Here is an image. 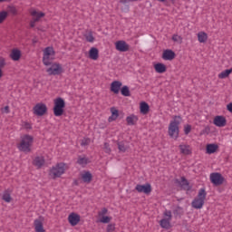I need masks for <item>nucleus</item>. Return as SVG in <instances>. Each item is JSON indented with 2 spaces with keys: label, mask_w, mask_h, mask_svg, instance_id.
<instances>
[{
  "label": "nucleus",
  "mask_w": 232,
  "mask_h": 232,
  "mask_svg": "<svg viewBox=\"0 0 232 232\" xmlns=\"http://www.w3.org/2000/svg\"><path fill=\"white\" fill-rule=\"evenodd\" d=\"M180 122H182V117L180 116H173V121H170L169 125V130L168 133L171 139H179V126H180Z\"/></svg>",
  "instance_id": "f257e3e1"
},
{
  "label": "nucleus",
  "mask_w": 232,
  "mask_h": 232,
  "mask_svg": "<svg viewBox=\"0 0 232 232\" xmlns=\"http://www.w3.org/2000/svg\"><path fill=\"white\" fill-rule=\"evenodd\" d=\"M32 144H34V137L25 134L22 137L21 142L18 145V150L24 153H30L32 151Z\"/></svg>",
  "instance_id": "f03ea898"
},
{
  "label": "nucleus",
  "mask_w": 232,
  "mask_h": 232,
  "mask_svg": "<svg viewBox=\"0 0 232 232\" xmlns=\"http://www.w3.org/2000/svg\"><path fill=\"white\" fill-rule=\"evenodd\" d=\"M207 195L206 188H200L198 197L195 198L191 203L192 208H194V209H202Z\"/></svg>",
  "instance_id": "7ed1b4c3"
},
{
  "label": "nucleus",
  "mask_w": 232,
  "mask_h": 232,
  "mask_svg": "<svg viewBox=\"0 0 232 232\" xmlns=\"http://www.w3.org/2000/svg\"><path fill=\"white\" fill-rule=\"evenodd\" d=\"M66 107V102L64 99L59 97L54 100L53 113L55 117H61L64 113V108Z\"/></svg>",
  "instance_id": "20e7f679"
},
{
  "label": "nucleus",
  "mask_w": 232,
  "mask_h": 232,
  "mask_svg": "<svg viewBox=\"0 0 232 232\" xmlns=\"http://www.w3.org/2000/svg\"><path fill=\"white\" fill-rule=\"evenodd\" d=\"M64 173V163H58L55 167H53L50 170V176L53 179H57Z\"/></svg>",
  "instance_id": "39448f33"
},
{
  "label": "nucleus",
  "mask_w": 232,
  "mask_h": 232,
  "mask_svg": "<svg viewBox=\"0 0 232 232\" xmlns=\"http://www.w3.org/2000/svg\"><path fill=\"white\" fill-rule=\"evenodd\" d=\"M164 216L168 217V218H163L160 221V226L163 228V229H169V227H171V211H165L164 212Z\"/></svg>",
  "instance_id": "423d86ee"
},
{
  "label": "nucleus",
  "mask_w": 232,
  "mask_h": 232,
  "mask_svg": "<svg viewBox=\"0 0 232 232\" xmlns=\"http://www.w3.org/2000/svg\"><path fill=\"white\" fill-rule=\"evenodd\" d=\"M46 72L49 75H61L63 73V66L59 63H52Z\"/></svg>",
  "instance_id": "0eeeda50"
},
{
  "label": "nucleus",
  "mask_w": 232,
  "mask_h": 232,
  "mask_svg": "<svg viewBox=\"0 0 232 232\" xmlns=\"http://www.w3.org/2000/svg\"><path fill=\"white\" fill-rule=\"evenodd\" d=\"M210 182H212L214 186H222V184H224V178L222 174L214 172L210 174Z\"/></svg>",
  "instance_id": "6e6552de"
},
{
  "label": "nucleus",
  "mask_w": 232,
  "mask_h": 232,
  "mask_svg": "<svg viewBox=\"0 0 232 232\" xmlns=\"http://www.w3.org/2000/svg\"><path fill=\"white\" fill-rule=\"evenodd\" d=\"M33 110H34V114L37 115L38 117H43V115H44V113L48 111V108L44 103H37Z\"/></svg>",
  "instance_id": "1a4fd4ad"
},
{
  "label": "nucleus",
  "mask_w": 232,
  "mask_h": 232,
  "mask_svg": "<svg viewBox=\"0 0 232 232\" xmlns=\"http://www.w3.org/2000/svg\"><path fill=\"white\" fill-rule=\"evenodd\" d=\"M136 191L138 193H144L145 195H150L151 193V184L146 183L145 185L138 184L135 187Z\"/></svg>",
  "instance_id": "9d476101"
},
{
  "label": "nucleus",
  "mask_w": 232,
  "mask_h": 232,
  "mask_svg": "<svg viewBox=\"0 0 232 232\" xmlns=\"http://www.w3.org/2000/svg\"><path fill=\"white\" fill-rule=\"evenodd\" d=\"M115 48L118 52H129L130 44H128L124 40H120L115 43Z\"/></svg>",
  "instance_id": "9b49d317"
},
{
  "label": "nucleus",
  "mask_w": 232,
  "mask_h": 232,
  "mask_svg": "<svg viewBox=\"0 0 232 232\" xmlns=\"http://www.w3.org/2000/svg\"><path fill=\"white\" fill-rule=\"evenodd\" d=\"M176 183L180 186L181 189H184L185 191H191V186H189V181H188L185 177H181V181L176 179Z\"/></svg>",
  "instance_id": "f8f14e48"
},
{
  "label": "nucleus",
  "mask_w": 232,
  "mask_h": 232,
  "mask_svg": "<svg viewBox=\"0 0 232 232\" xmlns=\"http://www.w3.org/2000/svg\"><path fill=\"white\" fill-rule=\"evenodd\" d=\"M214 124L215 126H218V128H224V126L227 124V121L224 116H216L214 118Z\"/></svg>",
  "instance_id": "ddd939ff"
},
{
  "label": "nucleus",
  "mask_w": 232,
  "mask_h": 232,
  "mask_svg": "<svg viewBox=\"0 0 232 232\" xmlns=\"http://www.w3.org/2000/svg\"><path fill=\"white\" fill-rule=\"evenodd\" d=\"M69 223L71 226H77L81 222V216L76 213H71L68 217Z\"/></svg>",
  "instance_id": "4468645a"
},
{
  "label": "nucleus",
  "mask_w": 232,
  "mask_h": 232,
  "mask_svg": "<svg viewBox=\"0 0 232 232\" xmlns=\"http://www.w3.org/2000/svg\"><path fill=\"white\" fill-rule=\"evenodd\" d=\"M175 57H176V54H175V52H173V50L167 49L163 52L162 59H164V61H173Z\"/></svg>",
  "instance_id": "2eb2a0df"
},
{
  "label": "nucleus",
  "mask_w": 232,
  "mask_h": 232,
  "mask_svg": "<svg viewBox=\"0 0 232 232\" xmlns=\"http://www.w3.org/2000/svg\"><path fill=\"white\" fill-rule=\"evenodd\" d=\"M121 88H122V82L119 81H114L111 84V92H114L116 95L121 92Z\"/></svg>",
  "instance_id": "dca6fc26"
},
{
  "label": "nucleus",
  "mask_w": 232,
  "mask_h": 232,
  "mask_svg": "<svg viewBox=\"0 0 232 232\" xmlns=\"http://www.w3.org/2000/svg\"><path fill=\"white\" fill-rule=\"evenodd\" d=\"M44 162H45L44 157H43V156H37L33 160L34 166L38 168V169H41V168H43L44 166Z\"/></svg>",
  "instance_id": "f3484780"
},
{
  "label": "nucleus",
  "mask_w": 232,
  "mask_h": 232,
  "mask_svg": "<svg viewBox=\"0 0 232 232\" xmlns=\"http://www.w3.org/2000/svg\"><path fill=\"white\" fill-rule=\"evenodd\" d=\"M35 232H44V227H43V217L34 220Z\"/></svg>",
  "instance_id": "a211bd4d"
},
{
  "label": "nucleus",
  "mask_w": 232,
  "mask_h": 232,
  "mask_svg": "<svg viewBox=\"0 0 232 232\" xmlns=\"http://www.w3.org/2000/svg\"><path fill=\"white\" fill-rule=\"evenodd\" d=\"M179 148L182 155H191V147L189 145L180 144Z\"/></svg>",
  "instance_id": "6ab92c4d"
},
{
  "label": "nucleus",
  "mask_w": 232,
  "mask_h": 232,
  "mask_svg": "<svg viewBox=\"0 0 232 232\" xmlns=\"http://www.w3.org/2000/svg\"><path fill=\"white\" fill-rule=\"evenodd\" d=\"M92 179H93V176L91 174L90 171H85L82 174V179L83 182H85V184H90Z\"/></svg>",
  "instance_id": "aec40b11"
},
{
  "label": "nucleus",
  "mask_w": 232,
  "mask_h": 232,
  "mask_svg": "<svg viewBox=\"0 0 232 232\" xmlns=\"http://www.w3.org/2000/svg\"><path fill=\"white\" fill-rule=\"evenodd\" d=\"M89 57L93 61H97V59H99V50L95 47L91 48L89 51Z\"/></svg>",
  "instance_id": "412c9836"
},
{
  "label": "nucleus",
  "mask_w": 232,
  "mask_h": 232,
  "mask_svg": "<svg viewBox=\"0 0 232 232\" xmlns=\"http://www.w3.org/2000/svg\"><path fill=\"white\" fill-rule=\"evenodd\" d=\"M111 116L109 117V122H113L119 118V110H116L115 107L111 108Z\"/></svg>",
  "instance_id": "4be33fe9"
},
{
  "label": "nucleus",
  "mask_w": 232,
  "mask_h": 232,
  "mask_svg": "<svg viewBox=\"0 0 232 232\" xmlns=\"http://www.w3.org/2000/svg\"><path fill=\"white\" fill-rule=\"evenodd\" d=\"M117 146L120 153H126L128 151L126 141H117Z\"/></svg>",
  "instance_id": "5701e85b"
},
{
  "label": "nucleus",
  "mask_w": 232,
  "mask_h": 232,
  "mask_svg": "<svg viewBox=\"0 0 232 232\" xmlns=\"http://www.w3.org/2000/svg\"><path fill=\"white\" fill-rule=\"evenodd\" d=\"M207 153L208 155H211L213 153H215L217 151V150H218V145L215 144V143H210L207 145Z\"/></svg>",
  "instance_id": "b1692460"
},
{
  "label": "nucleus",
  "mask_w": 232,
  "mask_h": 232,
  "mask_svg": "<svg viewBox=\"0 0 232 232\" xmlns=\"http://www.w3.org/2000/svg\"><path fill=\"white\" fill-rule=\"evenodd\" d=\"M10 57L13 61H19V59H21V51L18 49H13Z\"/></svg>",
  "instance_id": "393cba45"
},
{
  "label": "nucleus",
  "mask_w": 232,
  "mask_h": 232,
  "mask_svg": "<svg viewBox=\"0 0 232 232\" xmlns=\"http://www.w3.org/2000/svg\"><path fill=\"white\" fill-rule=\"evenodd\" d=\"M126 121L129 126H135V124H137V121H139V118H137V116L132 114L130 116H128L126 118Z\"/></svg>",
  "instance_id": "a878e982"
},
{
  "label": "nucleus",
  "mask_w": 232,
  "mask_h": 232,
  "mask_svg": "<svg viewBox=\"0 0 232 232\" xmlns=\"http://www.w3.org/2000/svg\"><path fill=\"white\" fill-rule=\"evenodd\" d=\"M31 15L34 17L33 19L34 21H36V23H38V21L41 19V17H44V13L41 12H37L36 10H33L31 12Z\"/></svg>",
  "instance_id": "bb28decb"
},
{
  "label": "nucleus",
  "mask_w": 232,
  "mask_h": 232,
  "mask_svg": "<svg viewBox=\"0 0 232 232\" xmlns=\"http://www.w3.org/2000/svg\"><path fill=\"white\" fill-rule=\"evenodd\" d=\"M140 113L143 115H147V113L150 111V105L146 103V102H142L140 106Z\"/></svg>",
  "instance_id": "cd10ccee"
},
{
  "label": "nucleus",
  "mask_w": 232,
  "mask_h": 232,
  "mask_svg": "<svg viewBox=\"0 0 232 232\" xmlns=\"http://www.w3.org/2000/svg\"><path fill=\"white\" fill-rule=\"evenodd\" d=\"M154 69L157 73H164L166 72V65L164 63H156Z\"/></svg>",
  "instance_id": "c85d7f7f"
},
{
  "label": "nucleus",
  "mask_w": 232,
  "mask_h": 232,
  "mask_svg": "<svg viewBox=\"0 0 232 232\" xmlns=\"http://www.w3.org/2000/svg\"><path fill=\"white\" fill-rule=\"evenodd\" d=\"M198 40L199 43H206L208 41V34L206 32L198 33Z\"/></svg>",
  "instance_id": "c756f323"
},
{
  "label": "nucleus",
  "mask_w": 232,
  "mask_h": 232,
  "mask_svg": "<svg viewBox=\"0 0 232 232\" xmlns=\"http://www.w3.org/2000/svg\"><path fill=\"white\" fill-rule=\"evenodd\" d=\"M55 55V52H53V47H46L44 51V59L46 60V57Z\"/></svg>",
  "instance_id": "7c9ffc66"
},
{
  "label": "nucleus",
  "mask_w": 232,
  "mask_h": 232,
  "mask_svg": "<svg viewBox=\"0 0 232 232\" xmlns=\"http://www.w3.org/2000/svg\"><path fill=\"white\" fill-rule=\"evenodd\" d=\"M232 73V70L231 69H227L223 72H221L219 74H218V78L219 79H227V77H229V74Z\"/></svg>",
  "instance_id": "2f4dec72"
},
{
  "label": "nucleus",
  "mask_w": 232,
  "mask_h": 232,
  "mask_svg": "<svg viewBox=\"0 0 232 232\" xmlns=\"http://www.w3.org/2000/svg\"><path fill=\"white\" fill-rule=\"evenodd\" d=\"M121 95H123V97H130L131 94L130 93V87H128L127 85H124L121 89Z\"/></svg>",
  "instance_id": "473e14b6"
},
{
  "label": "nucleus",
  "mask_w": 232,
  "mask_h": 232,
  "mask_svg": "<svg viewBox=\"0 0 232 232\" xmlns=\"http://www.w3.org/2000/svg\"><path fill=\"white\" fill-rule=\"evenodd\" d=\"M53 61V58H51V56L47 55L46 59H44V56L43 57V63L44 66H52Z\"/></svg>",
  "instance_id": "72a5a7b5"
},
{
  "label": "nucleus",
  "mask_w": 232,
  "mask_h": 232,
  "mask_svg": "<svg viewBox=\"0 0 232 232\" xmlns=\"http://www.w3.org/2000/svg\"><path fill=\"white\" fill-rule=\"evenodd\" d=\"M77 163L80 165V166H86V164H88V158H85V157H79L78 158V160H77Z\"/></svg>",
  "instance_id": "f704fd0d"
},
{
  "label": "nucleus",
  "mask_w": 232,
  "mask_h": 232,
  "mask_svg": "<svg viewBox=\"0 0 232 232\" xmlns=\"http://www.w3.org/2000/svg\"><path fill=\"white\" fill-rule=\"evenodd\" d=\"M87 43H93L95 41V37H93V34L89 32V34L84 35Z\"/></svg>",
  "instance_id": "c9c22d12"
},
{
  "label": "nucleus",
  "mask_w": 232,
  "mask_h": 232,
  "mask_svg": "<svg viewBox=\"0 0 232 232\" xmlns=\"http://www.w3.org/2000/svg\"><path fill=\"white\" fill-rule=\"evenodd\" d=\"M111 221V218L108 216H102V218L100 219V222H102V224H110Z\"/></svg>",
  "instance_id": "e433bc0d"
},
{
  "label": "nucleus",
  "mask_w": 232,
  "mask_h": 232,
  "mask_svg": "<svg viewBox=\"0 0 232 232\" xmlns=\"http://www.w3.org/2000/svg\"><path fill=\"white\" fill-rule=\"evenodd\" d=\"M8 17V13L6 11L0 12V24Z\"/></svg>",
  "instance_id": "4c0bfd02"
},
{
  "label": "nucleus",
  "mask_w": 232,
  "mask_h": 232,
  "mask_svg": "<svg viewBox=\"0 0 232 232\" xmlns=\"http://www.w3.org/2000/svg\"><path fill=\"white\" fill-rule=\"evenodd\" d=\"M3 200H5V202H12V197L10 196V193L8 192H5L4 195H3Z\"/></svg>",
  "instance_id": "58836bf2"
},
{
  "label": "nucleus",
  "mask_w": 232,
  "mask_h": 232,
  "mask_svg": "<svg viewBox=\"0 0 232 232\" xmlns=\"http://www.w3.org/2000/svg\"><path fill=\"white\" fill-rule=\"evenodd\" d=\"M103 150H104L105 153L111 154V149L110 148V143L105 142L103 145Z\"/></svg>",
  "instance_id": "ea45409f"
},
{
  "label": "nucleus",
  "mask_w": 232,
  "mask_h": 232,
  "mask_svg": "<svg viewBox=\"0 0 232 232\" xmlns=\"http://www.w3.org/2000/svg\"><path fill=\"white\" fill-rule=\"evenodd\" d=\"M90 142H92L90 138H84L82 140L81 146H89Z\"/></svg>",
  "instance_id": "a19ab883"
},
{
  "label": "nucleus",
  "mask_w": 232,
  "mask_h": 232,
  "mask_svg": "<svg viewBox=\"0 0 232 232\" xmlns=\"http://www.w3.org/2000/svg\"><path fill=\"white\" fill-rule=\"evenodd\" d=\"M8 12H9L10 14H13V15H15V14H17V9H15L14 6H9V7H8Z\"/></svg>",
  "instance_id": "79ce46f5"
},
{
  "label": "nucleus",
  "mask_w": 232,
  "mask_h": 232,
  "mask_svg": "<svg viewBox=\"0 0 232 232\" xmlns=\"http://www.w3.org/2000/svg\"><path fill=\"white\" fill-rule=\"evenodd\" d=\"M190 132H191V125H187L184 128V133H185V135H189Z\"/></svg>",
  "instance_id": "37998d69"
},
{
  "label": "nucleus",
  "mask_w": 232,
  "mask_h": 232,
  "mask_svg": "<svg viewBox=\"0 0 232 232\" xmlns=\"http://www.w3.org/2000/svg\"><path fill=\"white\" fill-rule=\"evenodd\" d=\"M108 213V208H103L102 211L98 212L99 217H104Z\"/></svg>",
  "instance_id": "c03bdc74"
},
{
  "label": "nucleus",
  "mask_w": 232,
  "mask_h": 232,
  "mask_svg": "<svg viewBox=\"0 0 232 232\" xmlns=\"http://www.w3.org/2000/svg\"><path fill=\"white\" fill-rule=\"evenodd\" d=\"M113 231H115V225H113V224H109V225L107 226V232H113Z\"/></svg>",
  "instance_id": "a18cd8bd"
},
{
  "label": "nucleus",
  "mask_w": 232,
  "mask_h": 232,
  "mask_svg": "<svg viewBox=\"0 0 232 232\" xmlns=\"http://www.w3.org/2000/svg\"><path fill=\"white\" fill-rule=\"evenodd\" d=\"M6 66V62H5V58L0 57V69L3 70Z\"/></svg>",
  "instance_id": "49530a36"
},
{
  "label": "nucleus",
  "mask_w": 232,
  "mask_h": 232,
  "mask_svg": "<svg viewBox=\"0 0 232 232\" xmlns=\"http://www.w3.org/2000/svg\"><path fill=\"white\" fill-rule=\"evenodd\" d=\"M24 128H25V130H32V124L25 122L24 124Z\"/></svg>",
  "instance_id": "de8ad7c7"
},
{
  "label": "nucleus",
  "mask_w": 232,
  "mask_h": 232,
  "mask_svg": "<svg viewBox=\"0 0 232 232\" xmlns=\"http://www.w3.org/2000/svg\"><path fill=\"white\" fill-rule=\"evenodd\" d=\"M227 110L232 113V102L227 105Z\"/></svg>",
  "instance_id": "09e8293b"
},
{
  "label": "nucleus",
  "mask_w": 232,
  "mask_h": 232,
  "mask_svg": "<svg viewBox=\"0 0 232 232\" xmlns=\"http://www.w3.org/2000/svg\"><path fill=\"white\" fill-rule=\"evenodd\" d=\"M35 23H37V21H35L34 19L31 21V23H30L31 28H34L35 27Z\"/></svg>",
  "instance_id": "8fccbe9b"
},
{
  "label": "nucleus",
  "mask_w": 232,
  "mask_h": 232,
  "mask_svg": "<svg viewBox=\"0 0 232 232\" xmlns=\"http://www.w3.org/2000/svg\"><path fill=\"white\" fill-rule=\"evenodd\" d=\"M179 39H180V36H179V35H177V34H174V35L172 36V41L177 42V41H179Z\"/></svg>",
  "instance_id": "3c124183"
},
{
  "label": "nucleus",
  "mask_w": 232,
  "mask_h": 232,
  "mask_svg": "<svg viewBox=\"0 0 232 232\" xmlns=\"http://www.w3.org/2000/svg\"><path fill=\"white\" fill-rule=\"evenodd\" d=\"M4 110H5V113H10V107L5 106V107L4 108Z\"/></svg>",
  "instance_id": "603ef678"
},
{
  "label": "nucleus",
  "mask_w": 232,
  "mask_h": 232,
  "mask_svg": "<svg viewBox=\"0 0 232 232\" xmlns=\"http://www.w3.org/2000/svg\"><path fill=\"white\" fill-rule=\"evenodd\" d=\"M129 0H120V3H122V5H126V3H128Z\"/></svg>",
  "instance_id": "864d4df0"
},
{
  "label": "nucleus",
  "mask_w": 232,
  "mask_h": 232,
  "mask_svg": "<svg viewBox=\"0 0 232 232\" xmlns=\"http://www.w3.org/2000/svg\"><path fill=\"white\" fill-rule=\"evenodd\" d=\"M1 77H3V70L2 69H0V79H1Z\"/></svg>",
  "instance_id": "5fc2aeb1"
},
{
  "label": "nucleus",
  "mask_w": 232,
  "mask_h": 232,
  "mask_svg": "<svg viewBox=\"0 0 232 232\" xmlns=\"http://www.w3.org/2000/svg\"><path fill=\"white\" fill-rule=\"evenodd\" d=\"M35 43H37L36 39H33V44H35Z\"/></svg>",
  "instance_id": "6e6d98bb"
},
{
  "label": "nucleus",
  "mask_w": 232,
  "mask_h": 232,
  "mask_svg": "<svg viewBox=\"0 0 232 232\" xmlns=\"http://www.w3.org/2000/svg\"><path fill=\"white\" fill-rule=\"evenodd\" d=\"M158 1H160V3H164V1H166V0H158Z\"/></svg>",
  "instance_id": "4d7b16f0"
},
{
  "label": "nucleus",
  "mask_w": 232,
  "mask_h": 232,
  "mask_svg": "<svg viewBox=\"0 0 232 232\" xmlns=\"http://www.w3.org/2000/svg\"><path fill=\"white\" fill-rule=\"evenodd\" d=\"M5 1H6V0H0V3H5Z\"/></svg>",
  "instance_id": "13d9d810"
},
{
  "label": "nucleus",
  "mask_w": 232,
  "mask_h": 232,
  "mask_svg": "<svg viewBox=\"0 0 232 232\" xmlns=\"http://www.w3.org/2000/svg\"><path fill=\"white\" fill-rule=\"evenodd\" d=\"M74 184L77 186V184H78V183H77V180L74 181Z\"/></svg>",
  "instance_id": "bf43d9fd"
}]
</instances>
